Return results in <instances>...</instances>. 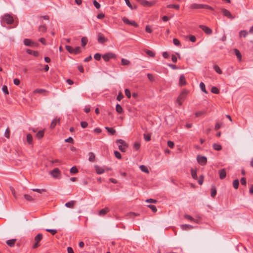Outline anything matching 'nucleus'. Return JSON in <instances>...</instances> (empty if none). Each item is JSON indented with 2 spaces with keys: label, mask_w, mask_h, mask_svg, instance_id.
<instances>
[{
  "label": "nucleus",
  "mask_w": 253,
  "mask_h": 253,
  "mask_svg": "<svg viewBox=\"0 0 253 253\" xmlns=\"http://www.w3.org/2000/svg\"><path fill=\"white\" fill-rule=\"evenodd\" d=\"M239 182L238 179H235L233 181V186L235 189L238 188Z\"/></svg>",
  "instance_id": "nucleus-39"
},
{
  "label": "nucleus",
  "mask_w": 253,
  "mask_h": 253,
  "mask_svg": "<svg viewBox=\"0 0 253 253\" xmlns=\"http://www.w3.org/2000/svg\"><path fill=\"white\" fill-rule=\"evenodd\" d=\"M16 241V239H12L10 240H8L6 241V244L9 247H13L15 245V243Z\"/></svg>",
  "instance_id": "nucleus-19"
},
{
  "label": "nucleus",
  "mask_w": 253,
  "mask_h": 253,
  "mask_svg": "<svg viewBox=\"0 0 253 253\" xmlns=\"http://www.w3.org/2000/svg\"><path fill=\"white\" fill-rule=\"evenodd\" d=\"M188 92H189V91L186 89H183L181 91V92L180 93L179 95L178 96V97L176 100V102L178 104L179 106H180L182 104L183 101L186 98Z\"/></svg>",
  "instance_id": "nucleus-1"
},
{
  "label": "nucleus",
  "mask_w": 253,
  "mask_h": 253,
  "mask_svg": "<svg viewBox=\"0 0 253 253\" xmlns=\"http://www.w3.org/2000/svg\"><path fill=\"white\" fill-rule=\"evenodd\" d=\"M121 63H122V65H128L130 63V62L129 60L124 59V58L122 59Z\"/></svg>",
  "instance_id": "nucleus-40"
},
{
  "label": "nucleus",
  "mask_w": 253,
  "mask_h": 253,
  "mask_svg": "<svg viewBox=\"0 0 253 253\" xmlns=\"http://www.w3.org/2000/svg\"><path fill=\"white\" fill-rule=\"evenodd\" d=\"M44 135V131L43 130H40L36 134V136L38 139H41L43 137Z\"/></svg>",
  "instance_id": "nucleus-35"
},
{
  "label": "nucleus",
  "mask_w": 253,
  "mask_h": 253,
  "mask_svg": "<svg viewBox=\"0 0 253 253\" xmlns=\"http://www.w3.org/2000/svg\"><path fill=\"white\" fill-rule=\"evenodd\" d=\"M221 10L224 16L231 19H233L234 18V17L231 15L230 12L229 10L224 8H222Z\"/></svg>",
  "instance_id": "nucleus-9"
},
{
  "label": "nucleus",
  "mask_w": 253,
  "mask_h": 253,
  "mask_svg": "<svg viewBox=\"0 0 253 253\" xmlns=\"http://www.w3.org/2000/svg\"><path fill=\"white\" fill-rule=\"evenodd\" d=\"M125 92L127 97L130 98L131 97V93L130 90L128 89H126Z\"/></svg>",
  "instance_id": "nucleus-57"
},
{
  "label": "nucleus",
  "mask_w": 253,
  "mask_h": 253,
  "mask_svg": "<svg viewBox=\"0 0 253 253\" xmlns=\"http://www.w3.org/2000/svg\"><path fill=\"white\" fill-rule=\"evenodd\" d=\"M140 147V144L139 142H135L133 145V148L136 150H138Z\"/></svg>",
  "instance_id": "nucleus-56"
},
{
  "label": "nucleus",
  "mask_w": 253,
  "mask_h": 253,
  "mask_svg": "<svg viewBox=\"0 0 253 253\" xmlns=\"http://www.w3.org/2000/svg\"><path fill=\"white\" fill-rule=\"evenodd\" d=\"M144 7H151L156 3V1H148L147 0H136Z\"/></svg>",
  "instance_id": "nucleus-4"
},
{
  "label": "nucleus",
  "mask_w": 253,
  "mask_h": 253,
  "mask_svg": "<svg viewBox=\"0 0 253 253\" xmlns=\"http://www.w3.org/2000/svg\"><path fill=\"white\" fill-rule=\"evenodd\" d=\"M148 207L151 209L152 210V211L154 212H155L157 211V208L156 207L154 206V205H149L148 206Z\"/></svg>",
  "instance_id": "nucleus-59"
},
{
  "label": "nucleus",
  "mask_w": 253,
  "mask_h": 253,
  "mask_svg": "<svg viewBox=\"0 0 253 253\" xmlns=\"http://www.w3.org/2000/svg\"><path fill=\"white\" fill-rule=\"evenodd\" d=\"M145 52L150 57H154L155 56V53L151 50L146 49L145 50Z\"/></svg>",
  "instance_id": "nucleus-41"
},
{
  "label": "nucleus",
  "mask_w": 253,
  "mask_h": 253,
  "mask_svg": "<svg viewBox=\"0 0 253 253\" xmlns=\"http://www.w3.org/2000/svg\"><path fill=\"white\" fill-rule=\"evenodd\" d=\"M81 126L83 128H86L88 126V124L86 122L83 121L81 122Z\"/></svg>",
  "instance_id": "nucleus-64"
},
{
  "label": "nucleus",
  "mask_w": 253,
  "mask_h": 253,
  "mask_svg": "<svg viewBox=\"0 0 253 253\" xmlns=\"http://www.w3.org/2000/svg\"><path fill=\"white\" fill-rule=\"evenodd\" d=\"M24 43L26 46H32V44H34V42H32L31 40L25 39L24 40Z\"/></svg>",
  "instance_id": "nucleus-18"
},
{
  "label": "nucleus",
  "mask_w": 253,
  "mask_h": 253,
  "mask_svg": "<svg viewBox=\"0 0 253 253\" xmlns=\"http://www.w3.org/2000/svg\"><path fill=\"white\" fill-rule=\"evenodd\" d=\"M234 53H235V55L237 56V58L239 60H241V59H242V55H241L240 51L238 49L235 48L234 49Z\"/></svg>",
  "instance_id": "nucleus-24"
},
{
  "label": "nucleus",
  "mask_w": 253,
  "mask_h": 253,
  "mask_svg": "<svg viewBox=\"0 0 253 253\" xmlns=\"http://www.w3.org/2000/svg\"><path fill=\"white\" fill-rule=\"evenodd\" d=\"M25 198L26 199V200L28 201H33V198L29 195L28 194H25L24 195Z\"/></svg>",
  "instance_id": "nucleus-52"
},
{
  "label": "nucleus",
  "mask_w": 253,
  "mask_h": 253,
  "mask_svg": "<svg viewBox=\"0 0 253 253\" xmlns=\"http://www.w3.org/2000/svg\"><path fill=\"white\" fill-rule=\"evenodd\" d=\"M211 92L214 94H218L219 93V89L215 86L212 87Z\"/></svg>",
  "instance_id": "nucleus-42"
},
{
  "label": "nucleus",
  "mask_w": 253,
  "mask_h": 253,
  "mask_svg": "<svg viewBox=\"0 0 253 253\" xmlns=\"http://www.w3.org/2000/svg\"><path fill=\"white\" fill-rule=\"evenodd\" d=\"M2 90L3 92H4V93H5V94H9L8 88H7V87L6 85H3L2 87Z\"/></svg>",
  "instance_id": "nucleus-50"
},
{
  "label": "nucleus",
  "mask_w": 253,
  "mask_h": 253,
  "mask_svg": "<svg viewBox=\"0 0 253 253\" xmlns=\"http://www.w3.org/2000/svg\"><path fill=\"white\" fill-rule=\"evenodd\" d=\"M199 27L207 35H210L212 33L211 29L207 26L204 25H200Z\"/></svg>",
  "instance_id": "nucleus-10"
},
{
  "label": "nucleus",
  "mask_w": 253,
  "mask_h": 253,
  "mask_svg": "<svg viewBox=\"0 0 253 253\" xmlns=\"http://www.w3.org/2000/svg\"><path fill=\"white\" fill-rule=\"evenodd\" d=\"M184 217L186 218V219H187L188 220H190V221H194L196 223H198V220H196L194 218H193L191 215H188V214H185L184 215Z\"/></svg>",
  "instance_id": "nucleus-34"
},
{
  "label": "nucleus",
  "mask_w": 253,
  "mask_h": 253,
  "mask_svg": "<svg viewBox=\"0 0 253 253\" xmlns=\"http://www.w3.org/2000/svg\"><path fill=\"white\" fill-rule=\"evenodd\" d=\"M50 174L54 178H59L61 175V172L59 169L55 168L50 172Z\"/></svg>",
  "instance_id": "nucleus-8"
},
{
  "label": "nucleus",
  "mask_w": 253,
  "mask_h": 253,
  "mask_svg": "<svg viewBox=\"0 0 253 253\" xmlns=\"http://www.w3.org/2000/svg\"><path fill=\"white\" fill-rule=\"evenodd\" d=\"M147 77L149 79V80L151 81V82H154V80H155V79L153 76L152 74H147Z\"/></svg>",
  "instance_id": "nucleus-62"
},
{
  "label": "nucleus",
  "mask_w": 253,
  "mask_h": 253,
  "mask_svg": "<svg viewBox=\"0 0 253 253\" xmlns=\"http://www.w3.org/2000/svg\"><path fill=\"white\" fill-rule=\"evenodd\" d=\"M173 44L176 46L180 45V42L177 39H176V38L173 39Z\"/></svg>",
  "instance_id": "nucleus-51"
},
{
  "label": "nucleus",
  "mask_w": 253,
  "mask_h": 253,
  "mask_svg": "<svg viewBox=\"0 0 253 253\" xmlns=\"http://www.w3.org/2000/svg\"><path fill=\"white\" fill-rule=\"evenodd\" d=\"M140 169H141L142 171H143V172H146V173H149V170H148V169H147V168L146 166H144V165H141V166L140 167Z\"/></svg>",
  "instance_id": "nucleus-43"
},
{
  "label": "nucleus",
  "mask_w": 253,
  "mask_h": 253,
  "mask_svg": "<svg viewBox=\"0 0 253 253\" xmlns=\"http://www.w3.org/2000/svg\"><path fill=\"white\" fill-rule=\"evenodd\" d=\"M27 141L28 143L30 145L32 144L33 143V137L31 134H28L27 135Z\"/></svg>",
  "instance_id": "nucleus-30"
},
{
  "label": "nucleus",
  "mask_w": 253,
  "mask_h": 253,
  "mask_svg": "<svg viewBox=\"0 0 253 253\" xmlns=\"http://www.w3.org/2000/svg\"><path fill=\"white\" fill-rule=\"evenodd\" d=\"M110 210L108 207L101 209L98 212L100 216H104Z\"/></svg>",
  "instance_id": "nucleus-12"
},
{
  "label": "nucleus",
  "mask_w": 253,
  "mask_h": 253,
  "mask_svg": "<svg viewBox=\"0 0 253 253\" xmlns=\"http://www.w3.org/2000/svg\"><path fill=\"white\" fill-rule=\"evenodd\" d=\"M213 148L214 150L217 151H220L222 149L221 145L217 143H214L213 144Z\"/></svg>",
  "instance_id": "nucleus-33"
},
{
  "label": "nucleus",
  "mask_w": 253,
  "mask_h": 253,
  "mask_svg": "<svg viewBox=\"0 0 253 253\" xmlns=\"http://www.w3.org/2000/svg\"><path fill=\"white\" fill-rule=\"evenodd\" d=\"M213 69L215 70V71L216 72H217L218 74H222V71L218 65H214Z\"/></svg>",
  "instance_id": "nucleus-37"
},
{
  "label": "nucleus",
  "mask_w": 253,
  "mask_h": 253,
  "mask_svg": "<svg viewBox=\"0 0 253 253\" xmlns=\"http://www.w3.org/2000/svg\"><path fill=\"white\" fill-rule=\"evenodd\" d=\"M203 4L193 3L190 6V8L192 9H202Z\"/></svg>",
  "instance_id": "nucleus-15"
},
{
  "label": "nucleus",
  "mask_w": 253,
  "mask_h": 253,
  "mask_svg": "<svg viewBox=\"0 0 253 253\" xmlns=\"http://www.w3.org/2000/svg\"><path fill=\"white\" fill-rule=\"evenodd\" d=\"M202 8L203 9H209V10H213V8L212 7L209 5H207V4H202Z\"/></svg>",
  "instance_id": "nucleus-48"
},
{
  "label": "nucleus",
  "mask_w": 253,
  "mask_h": 253,
  "mask_svg": "<svg viewBox=\"0 0 253 253\" xmlns=\"http://www.w3.org/2000/svg\"><path fill=\"white\" fill-rule=\"evenodd\" d=\"M198 162L202 166L205 165L207 162V159L205 156L198 155L197 157Z\"/></svg>",
  "instance_id": "nucleus-7"
},
{
  "label": "nucleus",
  "mask_w": 253,
  "mask_h": 253,
  "mask_svg": "<svg viewBox=\"0 0 253 253\" xmlns=\"http://www.w3.org/2000/svg\"><path fill=\"white\" fill-rule=\"evenodd\" d=\"M204 176L203 175H201L199 177L198 182L200 185H202L204 182Z\"/></svg>",
  "instance_id": "nucleus-44"
},
{
  "label": "nucleus",
  "mask_w": 253,
  "mask_h": 253,
  "mask_svg": "<svg viewBox=\"0 0 253 253\" xmlns=\"http://www.w3.org/2000/svg\"><path fill=\"white\" fill-rule=\"evenodd\" d=\"M26 52L30 55H32L35 57H38L39 56V52L37 51H34L29 49L26 50Z\"/></svg>",
  "instance_id": "nucleus-17"
},
{
  "label": "nucleus",
  "mask_w": 253,
  "mask_h": 253,
  "mask_svg": "<svg viewBox=\"0 0 253 253\" xmlns=\"http://www.w3.org/2000/svg\"><path fill=\"white\" fill-rule=\"evenodd\" d=\"M216 195V189L214 186H212L211 188V196L214 198Z\"/></svg>",
  "instance_id": "nucleus-32"
},
{
  "label": "nucleus",
  "mask_w": 253,
  "mask_h": 253,
  "mask_svg": "<svg viewBox=\"0 0 253 253\" xmlns=\"http://www.w3.org/2000/svg\"><path fill=\"white\" fill-rule=\"evenodd\" d=\"M193 228L192 226L188 224H183L181 225V228L184 230H187L190 229H192Z\"/></svg>",
  "instance_id": "nucleus-27"
},
{
  "label": "nucleus",
  "mask_w": 253,
  "mask_h": 253,
  "mask_svg": "<svg viewBox=\"0 0 253 253\" xmlns=\"http://www.w3.org/2000/svg\"><path fill=\"white\" fill-rule=\"evenodd\" d=\"M179 84L180 86H183L186 84V79L184 75H181L180 76Z\"/></svg>",
  "instance_id": "nucleus-14"
},
{
  "label": "nucleus",
  "mask_w": 253,
  "mask_h": 253,
  "mask_svg": "<svg viewBox=\"0 0 253 253\" xmlns=\"http://www.w3.org/2000/svg\"><path fill=\"white\" fill-rule=\"evenodd\" d=\"M200 87L201 88V89L204 92H205V93H208V92L206 90V87H205V84H204V83L203 82H201L200 84Z\"/></svg>",
  "instance_id": "nucleus-38"
},
{
  "label": "nucleus",
  "mask_w": 253,
  "mask_h": 253,
  "mask_svg": "<svg viewBox=\"0 0 253 253\" xmlns=\"http://www.w3.org/2000/svg\"><path fill=\"white\" fill-rule=\"evenodd\" d=\"M60 122V119H54L51 122L50 125V128H54L57 124H59Z\"/></svg>",
  "instance_id": "nucleus-16"
},
{
  "label": "nucleus",
  "mask_w": 253,
  "mask_h": 253,
  "mask_svg": "<svg viewBox=\"0 0 253 253\" xmlns=\"http://www.w3.org/2000/svg\"><path fill=\"white\" fill-rule=\"evenodd\" d=\"M76 202L75 201H71L70 202L66 203L65 204V206L67 208H73Z\"/></svg>",
  "instance_id": "nucleus-21"
},
{
  "label": "nucleus",
  "mask_w": 253,
  "mask_h": 253,
  "mask_svg": "<svg viewBox=\"0 0 253 253\" xmlns=\"http://www.w3.org/2000/svg\"><path fill=\"white\" fill-rule=\"evenodd\" d=\"M42 237H43L41 233L38 234L35 237V238H34L35 243L33 245V249H36L40 246L39 242L42 240Z\"/></svg>",
  "instance_id": "nucleus-5"
},
{
  "label": "nucleus",
  "mask_w": 253,
  "mask_h": 253,
  "mask_svg": "<svg viewBox=\"0 0 253 253\" xmlns=\"http://www.w3.org/2000/svg\"><path fill=\"white\" fill-rule=\"evenodd\" d=\"M13 21L14 20L13 17L9 14L6 13L2 16L1 23L2 25H3L4 23L7 24H11Z\"/></svg>",
  "instance_id": "nucleus-2"
},
{
  "label": "nucleus",
  "mask_w": 253,
  "mask_h": 253,
  "mask_svg": "<svg viewBox=\"0 0 253 253\" xmlns=\"http://www.w3.org/2000/svg\"><path fill=\"white\" fill-rule=\"evenodd\" d=\"M248 32L246 30L241 31L240 32V36H243L244 38L248 35Z\"/></svg>",
  "instance_id": "nucleus-55"
},
{
  "label": "nucleus",
  "mask_w": 253,
  "mask_h": 253,
  "mask_svg": "<svg viewBox=\"0 0 253 253\" xmlns=\"http://www.w3.org/2000/svg\"><path fill=\"white\" fill-rule=\"evenodd\" d=\"M219 177L221 179H223L226 177V172L225 169H222L219 170Z\"/></svg>",
  "instance_id": "nucleus-13"
},
{
  "label": "nucleus",
  "mask_w": 253,
  "mask_h": 253,
  "mask_svg": "<svg viewBox=\"0 0 253 253\" xmlns=\"http://www.w3.org/2000/svg\"><path fill=\"white\" fill-rule=\"evenodd\" d=\"M222 124L220 123H217L215 126L214 129L217 130L219 129L222 126Z\"/></svg>",
  "instance_id": "nucleus-60"
},
{
  "label": "nucleus",
  "mask_w": 253,
  "mask_h": 253,
  "mask_svg": "<svg viewBox=\"0 0 253 253\" xmlns=\"http://www.w3.org/2000/svg\"><path fill=\"white\" fill-rule=\"evenodd\" d=\"M101 55L100 53H96L94 56V59L97 61L100 60L101 59Z\"/></svg>",
  "instance_id": "nucleus-58"
},
{
  "label": "nucleus",
  "mask_w": 253,
  "mask_h": 253,
  "mask_svg": "<svg viewBox=\"0 0 253 253\" xmlns=\"http://www.w3.org/2000/svg\"><path fill=\"white\" fill-rule=\"evenodd\" d=\"M107 41V39H106L104 36L101 33H98V42L99 43L103 44Z\"/></svg>",
  "instance_id": "nucleus-11"
},
{
  "label": "nucleus",
  "mask_w": 253,
  "mask_h": 253,
  "mask_svg": "<svg viewBox=\"0 0 253 253\" xmlns=\"http://www.w3.org/2000/svg\"><path fill=\"white\" fill-rule=\"evenodd\" d=\"M167 7L169 8H174L177 10H178L180 8V6L179 4H168Z\"/></svg>",
  "instance_id": "nucleus-28"
},
{
  "label": "nucleus",
  "mask_w": 253,
  "mask_h": 253,
  "mask_svg": "<svg viewBox=\"0 0 253 253\" xmlns=\"http://www.w3.org/2000/svg\"><path fill=\"white\" fill-rule=\"evenodd\" d=\"M95 167L96 171L98 174H100L103 173L104 172V169L100 167L97 166H96Z\"/></svg>",
  "instance_id": "nucleus-26"
},
{
  "label": "nucleus",
  "mask_w": 253,
  "mask_h": 253,
  "mask_svg": "<svg viewBox=\"0 0 253 253\" xmlns=\"http://www.w3.org/2000/svg\"><path fill=\"white\" fill-rule=\"evenodd\" d=\"M65 48L66 50L71 54H78L81 51V47L79 46L73 48L70 45H66Z\"/></svg>",
  "instance_id": "nucleus-3"
},
{
  "label": "nucleus",
  "mask_w": 253,
  "mask_h": 253,
  "mask_svg": "<svg viewBox=\"0 0 253 253\" xmlns=\"http://www.w3.org/2000/svg\"><path fill=\"white\" fill-rule=\"evenodd\" d=\"M116 110L120 114L123 113V109L122 107L119 104H117L116 106Z\"/></svg>",
  "instance_id": "nucleus-25"
},
{
  "label": "nucleus",
  "mask_w": 253,
  "mask_h": 253,
  "mask_svg": "<svg viewBox=\"0 0 253 253\" xmlns=\"http://www.w3.org/2000/svg\"><path fill=\"white\" fill-rule=\"evenodd\" d=\"M78 172V170L76 167H73L70 169V172L72 174L76 173Z\"/></svg>",
  "instance_id": "nucleus-49"
},
{
  "label": "nucleus",
  "mask_w": 253,
  "mask_h": 253,
  "mask_svg": "<svg viewBox=\"0 0 253 253\" xmlns=\"http://www.w3.org/2000/svg\"><path fill=\"white\" fill-rule=\"evenodd\" d=\"M144 139L146 141H149L151 140V134H144Z\"/></svg>",
  "instance_id": "nucleus-46"
},
{
  "label": "nucleus",
  "mask_w": 253,
  "mask_h": 253,
  "mask_svg": "<svg viewBox=\"0 0 253 253\" xmlns=\"http://www.w3.org/2000/svg\"><path fill=\"white\" fill-rule=\"evenodd\" d=\"M88 42V39L86 37H83L81 40L82 42V45L83 46H84L87 44V42Z\"/></svg>",
  "instance_id": "nucleus-36"
},
{
  "label": "nucleus",
  "mask_w": 253,
  "mask_h": 253,
  "mask_svg": "<svg viewBox=\"0 0 253 253\" xmlns=\"http://www.w3.org/2000/svg\"><path fill=\"white\" fill-rule=\"evenodd\" d=\"M93 5L97 8L99 9L100 7V4L95 0L93 1Z\"/></svg>",
  "instance_id": "nucleus-63"
},
{
  "label": "nucleus",
  "mask_w": 253,
  "mask_h": 253,
  "mask_svg": "<svg viewBox=\"0 0 253 253\" xmlns=\"http://www.w3.org/2000/svg\"><path fill=\"white\" fill-rule=\"evenodd\" d=\"M116 143L117 144H120V145H123V146L128 147L127 144L122 139H118L116 140Z\"/></svg>",
  "instance_id": "nucleus-31"
},
{
  "label": "nucleus",
  "mask_w": 253,
  "mask_h": 253,
  "mask_svg": "<svg viewBox=\"0 0 253 253\" xmlns=\"http://www.w3.org/2000/svg\"><path fill=\"white\" fill-rule=\"evenodd\" d=\"M114 155H115V157L119 159H121L122 158V156H121V153L117 151H115L114 152Z\"/></svg>",
  "instance_id": "nucleus-54"
},
{
  "label": "nucleus",
  "mask_w": 253,
  "mask_h": 253,
  "mask_svg": "<svg viewBox=\"0 0 253 253\" xmlns=\"http://www.w3.org/2000/svg\"><path fill=\"white\" fill-rule=\"evenodd\" d=\"M206 113V111H198L195 113V116L196 117H199L202 115L205 114Z\"/></svg>",
  "instance_id": "nucleus-47"
},
{
  "label": "nucleus",
  "mask_w": 253,
  "mask_h": 253,
  "mask_svg": "<svg viewBox=\"0 0 253 253\" xmlns=\"http://www.w3.org/2000/svg\"><path fill=\"white\" fill-rule=\"evenodd\" d=\"M10 130L9 129V128H7L6 129H5V132H4V136L5 137H6L7 138H9L10 137Z\"/></svg>",
  "instance_id": "nucleus-45"
},
{
  "label": "nucleus",
  "mask_w": 253,
  "mask_h": 253,
  "mask_svg": "<svg viewBox=\"0 0 253 253\" xmlns=\"http://www.w3.org/2000/svg\"><path fill=\"white\" fill-rule=\"evenodd\" d=\"M191 176H192V178L195 180L197 179L198 176L197 175L196 169H191Z\"/></svg>",
  "instance_id": "nucleus-22"
},
{
  "label": "nucleus",
  "mask_w": 253,
  "mask_h": 253,
  "mask_svg": "<svg viewBox=\"0 0 253 253\" xmlns=\"http://www.w3.org/2000/svg\"><path fill=\"white\" fill-rule=\"evenodd\" d=\"M39 32H41L42 33H45V32H46L47 28H46V26H45V25L44 24V25H40L39 27Z\"/></svg>",
  "instance_id": "nucleus-29"
},
{
  "label": "nucleus",
  "mask_w": 253,
  "mask_h": 253,
  "mask_svg": "<svg viewBox=\"0 0 253 253\" xmlns=\"http://www.w3.org/2000/svg\"><path fill=\"white\" fill-rule=\"evenodd\" d=\"M189 39L191 42H195L196 41V38L195 36H194L193 35H190L189 36Z\"/></svg>",
  "instance_id": "nucleus-61"
},
{
  "label": "nucleus",
  "mask_w": 253,
  "mask_h": 253,
  "mask_svg": "<svg viewBox=\"0 0 253 253\" xmlns=\"http://www.w3.org/2000/svg\"><path fill=\"white\" fill-rule=\"evenodd\" d=\"M116 57V54L111 52H107L102 55V58L105 62L108 61L111 59L115 58Z\"/></svg>",
  "instance_id": "nucleus-6"
},
{
  "label": "nucleus",
  "mask_w": 253,
  "mask_h": 253,
  "mask_svg": "<svg viewBox=\"0 0 253 253\" xmlns=\"http://www.w3.org/2000/svg\"><path fill=\"white\" fill-rule=\"evenodd\" d=\"M88 156H89V158H88L89 161L90 162H94L95 161V156L94 154L92 152H89L88 153Z\"/></svg>",
  "instance_id": "nucleus-20"
},
{
  "label": "nucleus",
  "mask_w": 253,
  "mask_h": 253,
  "mask_svg": "<svg viewBox=\"0 0 253 253\" xmlns=\"http://www.w3.org/2000/svg\"><path fill=\"white\" fill-rule=\"evenodd\" d=\"M46 231L49 232L53 235H55L57 233V230L55 229H46Z\"/></svg>",
  "instance_id": "nucleus-53"
},
{
  "label": "nucleus",
  "mask_w": 253,
  "mask_h": 253,
  "mask_svg": "<svg viewBox=\"0 0 253 253\" xmlns=\"http://www.w3.org/2000/svg\"><path fill=\"white\" fill-rule=\"evenodd\" d=\"M105 128L107 130V131L110 133L111 135H113L116 133V130L112 127H110L108 126H106Z\"/></svg>",
  "instance_id": "nucleus-23"
}]
</instances>
